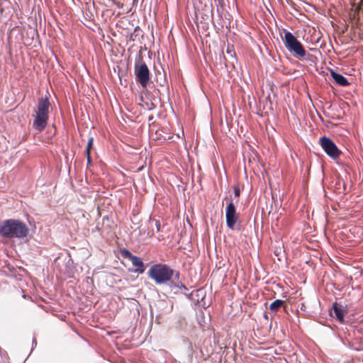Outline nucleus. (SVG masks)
<instances>
[{
  "label": "nucleus",
  "instance_id": "3",
  "mask_svg": "<svg viewBox=\"0 0 363 363\" xmlns=\"http://www.w3.org/2000/svg\"><path fill=\"white\" fill-rule=\"evenodd\" d=\"M149 277L157 284L167 283L173 276V270L166 264L152 265L148 272Z\"/></svg>",
  "mask_w": 363,
  "mask_h": 363
},
{
  "label": "nucleus",
  "instance_id": "11",
  "mask_svg": "<svg viewBox=\"0 0 363 363\" xmlns=\"http://www.w3.org/2000/svg\"><path fill=\"white\" fill-rule=\"evenodd\" d=\"M284 303V301L280 299L275 300L270 306L269 308L272 312H276Z\"/></svg>",
  "mask_w": 363,
  "mask_h": 363
},
{
  "label": "nucleus",
  "instance_id": "12",
  "mask_svg": "<svg viewBox=\"0 0 363 363\" xmlns=\"http://www.w3.org/2000/svg\"><path fill=\"white\" fill-rule=\"evenodd\" d=\"M93 142H94V138L92 137L89 138L88 143H87V146H86V155L90 154L91 149L92 145H93Z\"/></svg>",
  "mask_w": 363,
  "mask_h": 363
},
{
  "label": "nucleus",
  "instance_id": "15",
  "mask_svg": "<svg viewBox=\"0 0 363 363\" xmlns=\"http://www.w3.org/2000/svg\"><path fill=\"white\" fill-rule=\"evenodd\" d=\"M86 157H87V162H88V164H91V157H90V154L86 155Z\"/></svg>",
  "mask_w": 363,
  "mask_h": 363
},
{
  "label": "nucleus",
  "instance_id": "2",
  "mask_svg": "<svg viewBox=\"0 0 363 363\" xmlns=\"http://www.w3.org/2000/svg\"><path fill=\"white\" fill-rule=\"evenodd\" d=\"M50 102L47 98L38 100V104L34 115L33 127L38 131H42L47 125Z\"/></svg>",
  "mask_w": 363,
  "mask_h": 363
},
{
  "label": "nucleus",
  "instance_id": "5",
  "mask_svg": "<svg viewBox=\"0 0 363 363\" xmlns=\"http://www.w3.org/2000/svg\"><path fill=\"white\" fill-rule=\"evenodd\" d=\"M320 143L325 153L333 159L337 158L341 152L332 140L327 137L320 138Z\"/></svg>",
  "mask_w": 363,
  "mask_h": 363
},
{
  "label": "nucleus",
  "instance_id": "1",
  "mask_svg": "<svg viewBox=\"0 0 363 363\" xmlns=\"http://www.w3.org/2000/svg\"><path fill=\"white\" fill-rule=\"evenodd\" d=\"M28 233L26 225L16 220H6L0 225V234L8 238L26 237Z\"/></svg>",
  "mask_w": 363,
  "mask_h": 363
},
{
  "label": "nucleus",
  "instance_id": "6",
  "mask_svg": "<svg viewBox=\"0 0 363 363\" xmlns=\"http://www.w3.org/2000/svg\"><path fill=\"white\" fill-rule=\"evenodd\" d=\"M135 75L141 86L143 88L146 87L150 80V72L145 62L140 65H135Z\"/></svg>",
  "mask_w": 363,
  "mask_h": 363
},
{
  "label": "nucleus",
  "instance_id": "13",
  "mask_svg": "<svg viewBox=\"0 0 363 363\" xmlns=\"http://www.w3.org/2000/svg\"><path fill=\"white\" fill-rule=\"evenodd\" d=\"M123 255L125 257H128L130 259H131V257H135V255H133L128 250H124L123 252Z\"/></svg>",
  "mask_w": 363,
  "mask_h": 363
},
{
  "label": "nucleus",
  "instance_id": "4",
  "mask_svg": "<svg viewBox=\"0 0 363 363\" xmlns=\"http://www.w3.org/2000/svg\"><path fill=\"white\" fill-rule=\"evenodd\" d=\"M284 42L286 48L290 52L294 53V55L301 57H303L306 55V51L301 43L289 31L285 32Z\"/></svg>",
  "mask_w": 363,
  "mask_h": 363
},
{
  "label": "nucleus",
  "instance_id": "8",
  "mask_svg": "<svg viewBox=\"0 0 363 363\" xmlns=\"http://www.w3.org/2000/svg\"><path fill=\"white\" fill-rule=\"evenodd\" d=\"M335 317L340 322H342L346 312L345 307L340 303H335L333 305Z\"/></svg>",
  "mask_w": 363,
  "mask_h": 363
},
{
  "label": "nucleus",
  "instance_id": "7",
  "mask_svg": "<svg viewBox=\"0 0 363 363\" xmlns=\"http://www.w3.org/2000/svg\"><path fill=\"white\" fill-rule=\"evenodd\" d=\"M226 225L230 229H234L235 225L238 221V216L236 214L235 207L233 203V200L228 203L225 210Z\"/></svg>",
  "mask_w": 363,
  "mask_h": 363
},
{
  "label": "nucleus",
  "instance_id": "9",
  "mask_svg": "<svg viewBox=\"0 0 363 363\" xmlns=\"http://www.w3.org/2000/svg\"><path fill=\"white\" fill-rule=\"evenodd\" d=\"M330 75L333 80L340 86H347L349 84L347 79L341 74L335 72L333 70L330 71Z\"/></svg>",
  "mask_w": 363,
  "mask_h": 363
},
{
  "label": "nucleus",
  "instance_id": "14",
  "mask_svg": "<svg viewBox=\"0 0 363 363\" xmlns=\"http://www.w3.org/2000/svg\"><path fill=\"white\" fill-rule=\"evenodd\" d=\"M233 190H234V194H235V197H239V196H240V191L239 187H238V186H234Z\"/></svg>",
  "mask_w": 363,
  "mask_h": 363
},
{
  "label": "nucleus",
  "instance_id": "10",
  "mask_svg": "<svg viewBox=\"0 0 363 363\" xmlns=\"http://www.w3.org/2000/svg\"><path fill=\"white\" fill-rule=\"evenodd\" d=\"M131 262L133 266H135L136 268L134 269L135 272L142 274L145 271L144 264L143 262V260L137 257H131Z\"/></svg>",
  "mask_w": 363,
  "mask_h": 363
}]
</instances>
